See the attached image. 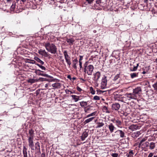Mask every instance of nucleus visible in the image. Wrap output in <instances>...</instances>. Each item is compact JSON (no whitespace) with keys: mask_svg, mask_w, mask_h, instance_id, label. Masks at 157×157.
I'll return each mask as SVG.
<instances>
[{"mask_svg":"<svg viewBox=\"0 0 157 157\" xmlns=\"http://www.w3.org/2000/svg\"><path fill=\"white\" fill-rule=\"evenodd\" d=\"M43 45L48 52L53 54H55L57 53V48L54 44L46 42H44Z\"/></svg>","mask_w":157,"mask_h":157,"instance_id":"nucleus-1","label":"nucleus"},{"mask_svg":"<svg viewBox=\"0 0 157 157\" xmlns=\"http://www.w3.org/2000/svg\"><path fill=\"white\" fill-rule=\"evenodd\" d=\"M94 67L92 65H87L86 63L84 64L83 72L84 74L88 75H91L93 72Z\"/></svg>","mask_w":157,"mask_h":157,"instance_id":"nucleus-2","label":"nucleus"},{"mask_svg":"<svg viewBox=\"0 0 157 157\" xmlns=\"http://www.w3.org/2000/svg\"><path fill=\"white\" fill-rule=\"evenodd\" d=\"M63 53L64 58L66 62L67 63L68 65L70 66L71 64L70 57L68 55L67 52L66 51H64L63 52Z\"/></svg>","mask_w":157,"mask_h":157,"instance_id":"nucleus-3","label":"nucleus"},{"mask_svg":"<svg viewBox=\"0 0 157 157\" xmlns=\"http://www.w3.org/2000/svg\"><path fill=\"white\" fill-rule=\"evenodd\" d=\"M107 80L106 77L105 76L102 79L101 84V88L104 89L106 88Z\"/></svg>","mask_w":157,"mask_h":157,"instance_id":"nucleus-4","label":"nucleus"},{"mask_svg":"<svg viewBox=\"0 0 157 157\" xmlns=\"http://www.w3.org/2000/svg\"><path fill=\"white\" fill-rule=\"evenodd\" d=\"M141 91V88L140 87H137L133 89L132 93L136 97V98H137L138 95L140 94Z\"/></svg>","mask_w":157,"mask_h":157,"instance_id":"nucleus-5","label":"nucleus"},{"mask_svg":"<svg viewBox=\"0 0 157 157\" xmlns=\"http://www.w3.org/2000/svg\"><path fill=\"white\" fill-rule=\"evenodd\" d=\"M125 96L129 100L137 99L136 97L132 93H127L125 94Z\"/></svg>","mask_w":157,"mask_h":157,"instance_id":"nucleus-6","label":"nucleus"},{"mask_svg":"<svg viewBox=\"0 0 157 157\" xmlns=\"http://www.w3.org/2000/svg\"><path fill=\"white\" fill-rule=\"evenodd\" d=\"M101 76L100 72H97L93 75V80L95 81H97L99 78Z\"/></svg>","mask_w":157,"mask_h":157,"instance_id":"nucleus-7","label":"nucleus"},{"mask_svg":"<svg viewBox=\"0 0 157 157\" xmlns=\"http://www.w3.org/2000/svg\"><path fill=\"white\" fill-rule=\"evenodd\" d=\"M28 140L29 147H30L32 150H34V144L33 142V138L29 137Z\"/></svg>","mask_w":157,"mask_h":157,"instance_id":"nucleus-8","label":"nucleus"},{"mask_svg":"<svg viewBox=\"0 0 157 157\" xmlns=\"http://www.w3.org/2000/svg\"><path fill=\"white\" fill-rule=\"evenodd\" d=\"M120 107V105L118 103L113 104L112 105V108L113 110H118Z\"/></svg>","mask_w":157,"mask_h":157,"instance_id":"nucleus-9","label":"nucleus"},{"mask_svg":"<svg viewBox=\"0 0 157 157\" xmlns=\"http://www.w3.org/2000/svg\"><path fill=\"white\" fill-rule=\"evenodd\" d=\"M106 126L108 128L109 131L111 133L113 132L114 129H116V128L113 125V124L111 123Z\"/></svg>","mask_w":157,"mask_h":157,"instance_id":"nucleus-10","label":"nucleus"},{"mask_svg":"<svg viewBox=\"0 0 157 157\" xmlns=\"http://www.w3.org/2000/svg\"><path fill=\"white\" fill-rule=\"evenodd\" d=\"M39 54L44 57H47L48 56V52H46L45 50L40 49L38 51Z\"/></svg>","mask_w":157,"mask_h":157,"instance_id":"nucleus-11","label":"nucleus"},{"mask_svg":"<svg viewBox=\"0 0 157 157\" xmlns=\"http://www.w3.org/2000/svg\"><path fill=\"white\" fill-rule=\"evenodd\" d=\"M43 72V71H41L39 70H36L35 71V73L36 75H41L45 77H48V75L47 74H42L41 73V72Z\"/></svg>","mask_w":157,"mask_h":157,"instance_id":"nucleus-12","label":"nucleus"},{"mask_svg":"<svg viewBox=\"0 0 157 157\" xmlns=\"http://www.w3.org/2000/svg\"><path fill=\"white\" fill-rule=\"evenodd\" d=\"M112 121L113 122L115 123L116 124V125L118 127H119L120 126H121V122L119 120L117 119H113L112 120Z\"/></svg>","mask_w":157,"mask_h":157,"instance_id":"nucleus-13","label":"nucleus"},{"mask_svg":"<svg viewBox=\"0 0 157 157\" xmlns=\"http://www.w3.org/2000/svg\"><path fill=\"white\" fill-rule=\"evenodd\" d=\"M88 135V133L86 132H83L81 136V139L83 141L84 140L85 138L87 137Z\"/></svg>","mask_w":157,"mask_h":157,"instance_id":"nucleus-14","label":"nucleus"},{"mask_svg":"<svg viewBox=\"0 0 157 157\" xmlns=\"http://www.w3.org/2000/svg\"><path fill=\"white\" fill-rule=\"evenodd\" d=\"M71 97H72L73 99L74 100L75 102H77L79 100H80V96H77L76 95H72Z\"/></svg>","mask_w":157,"mask_h":157,"instance_id":"nucleus-15","label":"nucleus"},{"mask_svg":"<svg viewBox=\"0 0 157 157\" xmlns=\"http://www.w3.org/2000/svg\"><path fill=\"white\" fill-rule=\"evenodd\" d=\"M117 132L119 133L120 136L121 138H124L125 137L124 133L122 130H118L117 131L115 132V133Z\"/></svg>","mask_w":157,"mask_h":157,"instance_id":"nucleus-16","label":"nucleus"},{"mask_svg":"<svg viewBox=\"0 0 157 157\" xmlns=\"http://www.w3.org/2000/svg\"><path fill=\"white\" fill-rule=\"evenodd\" d=\"M137 128L138 127L136 125L132 124L129 126V129L133 131L136 130Z\"/></svg>","mask_w":157,"mask_h":157,"instance_id":"nucleus-17","label":"nucleus"},{"mask_svg":"<svg viewBox=\"0 0 157 157\" xmlns=\"http://www.w3.org/2000/svg\"><path fill=\"white\" fill-rule=\"evenodd\" d=\"M27 149L25 146H24L23 152L24 155V157H28L27 153Z\"/></svg>","mask_w":157,"mask_h":157,"instance_id":"nucleus-18","label":"nucleus"},{"mask_svg":"<svg viewBox=\"0 0 157 157\" xmlns=\"http://www.w3.org/2000/svg\"><path fill=\"white\" fill-rule=\"evenodd\" d=\"M149 149L152 150L155 147V144L153 142H151L149 144Z\"/></svg>","mask_w":157,"mask_h":157,"instance_id":"nucleus-19","label":"nucleus"},{"mask_svg":"<svg viewBox=\"0 0 157 157\" xmlns=\"http://www.w3.org/2000/svg\"><path fill=\"white\" fill-rule=\"evenodd\" d=\"M149 143L148 142H146L144 143H142L141 146L142 147L146 148L148 147L149 146Z\"/></svg>","mask_w":157,"mask_h":157,"instance_id":"nucleus-20","label":"nucleus"},{"mask_svg":"<svg viewBox=\"0 0 157 157\" xmlns=\"http://www.w3.org/2000/svg\"><path fill=\"white\" fill-rule=\"evenodd\" d=\"M96 124H97V126L96 128H101L104 126V123L102 122H98Z\"/></svg>","mask_w":157,"mask_h":157,"instance_id":"nucleus-21","label":"nucleus"},{"mask_svg":"<svg viewBox=\"0 0 157 157\" xmlns=\"http://www.w3.org/2000/svg\"><path fill=\"white\" fill-rule=\"evenodd\" d=\"M138 73H133L130 74V75L131 78H134L138 77Z\"/></svg>","mask_w":157,"mask_h":157,"instance_id":"nucleus-22","label":"nucleus"},{"mask_svg":"<svg viewBox=\"0 0 157 157\" xmlns=\"http://www.w3.org/2000/svg\"><path fill=\"white\" fill-rule=\"evenodd\" d=\"M138 66H139V63H137L136 66H134L133 67V68L131 67L130 68V71H136L137 69V67H138Z\"/></svg>","mask_w":157,"mask_h":157,"instance_id":"nucleus-23","label":"nucleus"},{"mask_svg":"<svg viewBox=\"0 0 157 157\" xmlns=\"http://www.w3.org/2000/svg\"><path fill=\"white\" fill-rule=\"evenodd\" d=\"M102 110L103 112H105L107 113H110V112L108 108L105 106H104L103 107Z\"/></svg>","mask_w":157,"mask_h":157,"instance_id":"nucleus-24","label":"nucleus"},{"mask_svg":"<svg viewBox=\"0 0 157 157\" xmlns=\"http://www.w3.org/2000/svg\"><path fill=\"white\" fill-rule=\"evenodd\" d=\"M34 59L37 62L40 63V64L43 65L44 64V62L40 60L39 58L37 57H34Z\"/></svg>","mask_w":157,"mask_h":157,"instance_id":"nucleus-25","label":"nucleus"},{"mask_svg":"<svg viewBox=\"0 0 157 157\" xmlns=\"http://www.w3.org/2000/svg\"><path fill=\"white\" fill-rule=\"evenodd\" d=\"M29 137L33 138V131L32 129H30L29 132Z\"/></svg>","mask_w":157,"mask_h":157,"instance_id":"nucleus-26","label":"nucleus"},{"mask_svg":"<svg viewBox=\"0 0 157 157\" xmlns=\"http://www.w3.org/2000/svg\"><path fill=\"white\" fill-rule=\"evenodd\" d=\"M94 118V117H93L89 118L85 120V121H84V122L86 123H88L92 121L93 120V119Z\"/></svg>","mask_w":157,"mask_h":157,"instance_id":"nucleus-27","label":"nucleus"},{"mask_svg":"<svg viewBox=\"0 0 157 157\" xmlns=\"http://www.w3.org/2000/svg\"><path fill=\"white\" fill-rule=\"evenodd\" d=\"M80 105L82 107H85L87 105V102L85 101H82L80 102Z\"/></svg>","mask_w":157,"mask_h":157,"instance_id":"nucleus-28","label":"nucleus"},{"mask_svg":"<svg viewBox=\"0 0 157 157\" xmlns=\"http://www.w3.org/2000/svg\"><path fill=\"white\" fill-rule=\"evenodd\" d=\"M52 86L54 87L58 88L60 86V84L59 83L56 82L52 84Z\"/></svg>","mask_w":157,"mask_h":157,"instance_id":"nucleus-29","label":"nucleus"},{"mask_svg":"<svg viewBox=\"0 0 157 157\" xmlns=\"http://www.w3.org/2000/svg\"><path fill=\"white\" fill-rule=\"evenodd\" d=\"M16 3L15 2H13V4L10 7V10L11 11H13L15 8Z\"/></svg>","mask_w":157,"mask_h":157,"instance_id":"nucleus-30","label":"nucleus"},{"mask_svg":"<svg viewBox=\"0 0 157 157\" xmlns=\"http://www.w3.org/2000/svg\"><path fill=\"white\" fill-rule=\"evenodd\" d=\"M67 41L68 43H69L70 44H73V42H74V40L72 39H67Z\"/></svg>","mask_w":157,"mask_h":157,"instance_id":"nucleus-31","label":"nucleus"},{"mask_svg":"<svg viewBox=\"0 0 157 157\" xmlns=\"http://www.w3.org/2000/svg\"><path fill=\"white\" fill-rule=\"evenodd\" d=\"M146 140L147 138H143L142 140L140 141V142L139 144V147H140L143 143Z\"/></svg>","mask_w":157,"mask_h":157,"instance_id":"nucleus-32","label":"nucleus"},{"mask_svg":"<svg viewBox=\"0 0 157 157\" xmlns=\"http://www.w3.org/2000/svg\"><path fill=\"white\" fill-rule=\"evenodd\" d=\"M96 113V112H94L90 114L87 115L86 116V118L90 117L91 116H94L95 115Z\"/></svg>","mask_w":157,"mask_h":157,"instance_id":"nucleus-33","label":"nucleus"},{"mask_svg":"<svg viewBox=\"0 0 157 157\" xmlns=\"http://www.w3.org/2000/svg\"><path fill=\"white\" fill-rule=\"evenodd\" d=\"M90 92L92 94H95V91L93 89V88L92 87H90Z\"/></svg>","mask_w":157,"mask_h":157,"instance_id":"nucleus-34","label":"nucleus"},{"mask_svg":"<svg viewBox=\"0 0 157 157\" xmlns=\"http://www.w3.org/2000/svg\"><path fill=\"white\" fill-rule=\"evenodd\" d=\"M35 148L37 149H40V144L38 142H37L35 144Z\"/></svg>","mask_w":157,"mask_h":157,"instance_id":"nucleus-35","label":"nucleus"},{"mask_svg":"<svg viewBox=\"0 0 157 157\" xmlns=\"http://www.w3.org/2000/svg\"><path fill=\"white\" fill-rule=\"evenodd\" d=\"M133 154L132 151H131L129 152L128 153L126 154V156L127 157H129V156H132Z\"/></svg>","mask_w":157,"mask_h":157,"instance_id":"nucleus-36","label":"nucleus"},{"mask_svg":"<svg viewBox=\"0 0 157 157\" xmlns=\"http://www.w3.org/2000/svg\"><path fill=\"white\" fill-rule=\"evenodd\" d=\"M93 99L95 100H99L100 99V98L98 96H95L93 98Z\"/></svg>","mask_w":157,"mask_h":157,"instance_id":"nucleus-37","label":"nucleus"},{"mask_svg":"<svg viewBox=\"0 0 157 157\" xmlns=\"http://www.w3.org/2000/svg\"><path fill=\"white\" fill-rule=\"evenodd\" d=\"M120 77V75L119 74H117V75H116L114 77L113 80L114 81L116 80L117 79Z\"/></svg>","mask_w":157,"mask_h":157,"instance_id":"nucleus-38","label":"nucleus"},{"mask_svg":"<svg viewBox=\"0 0 157 157\" xmlns=\"http://www.w3.org/2000/svg\"><path fill=\"white\" fill-rule=\"evenodd\" d=\"M94 0H86V2L89 4H91L92 3Z\"/></svg>","mask_w":157,"mask_h":157,"instance_id":"nucleus-39","label":"nucleus"},{"mask_svg":"<svg viewBox=\"0 0 157 157\" xmlns=\"http://www.w3.org/2000/svg\"><path fill=\"white\" fill-rule=\"evenodd\" d=\"M153 86L155 90H157V82L153 85Z\"/></svg>","mask_w":157,"mask_h":157,"instance_id":"nucleus-40","label":"nucleus"},{"mask_svg":"<svg viewBox=\"0 0 157 157\" xmlns=\"http://www.w3.org/2000/svg\"><path fill=\"white\" fill-rule=\"evenodd\" d=\"M28 82L31 83H33L35 82V80L33 79H30L29 80Z\"/></svg>","mask_w":157,"mask_h":157,"instance_id":"nucleus-41","label":"nucleus"},{"mask_svg":"<svg viewBox=\"0 0 157 157\" xmlns=\"http://www.w3.org/2000/svg\"><path fill=\"white\" fill-rule=\"evenodd\" d=\"M111 155L113 157H117L118 155L117 153H113Z\"/></svg>","mask_w":157,"mask_h":157,"instance_id":"nucleus-42","label":"nucleus"},{"mask_svg":"<svg viewBox=\"0 0 157 157\" xmlns=\"http://www.w3.org/2000/svg\"><path fill=\"white\" fill-rule=\"evenodd\" d=\"M39 67L40 68L43 70L45 71L46 70V68L45 67H44V66H42V65H41L40 66H39Z\"/></svg>","mask_w":157,"mask_h":157,"instance_id":"nucleus-43","label":"nucleus"},{"mask_svg":"<svg viewBox=\"0 0 157 157\" xmlns=\"http://www.w3.org/2000/svg\"><path fill=\"white\" fill-rule=\"evenodd\" d=\"M154 155L153 153H150L149 154L147 157H152Z\"/></svg>","mask_w":157,"mask_h":157,"instance_id":"nucleus-44","label":"nucleus"},{"mask_svg":"<svg viewBox=\"0 0 157 157\" xmlns=\"http://www.w3.org/2000/svg\"><path fill=\"white\" fill-rule=\"evenodd\" d=\"M77 90L79 92H81L82 90V89L78 86L77 87Z\"/></svg>","mask_w":157,"mask_h":157,"instance_id":"nucleus-45","label":"nucleus"},{"mask_svg":"<svg viewBox=\"0 0 157 157\" xmlns=\"http://www.w3.org/2000/svg\"><path fill=\"white\" fill-rule=\"evenodd\" d=\"M101 3V0H96V3L97 4H100Z\"/></svg>","mask_w":157,"mask_h":157,"instance_id":"nucleus-46","label":"nucleus"},{"mask_svg":"<svg viewBox=\"0 0 157 157\" xmlns=\"http://www.w3.org/2000/svg\"><path fill=\"white\" fill-rule=\"evenodd\" d=\"M82 62H81V61H79V66H80V69L81 68H82Z\"/></svg>","mask_w":157,"mask_h":157,"instance_id":"nucleus-47","label":"nucleus"},{"mask_svg":"<svg viewBox=\"0 0 157 157\" xmlns=\"http://www.w3.org/2000/svg\"><path fill=\"white\" fill-rule=\"evenodd\" d=\"M45 78H39V80H40V81H44V80H45Z\"/></svg>","mask_w":157,"mask_h":157,"instance_id":"nucleus-48","label":"nucleus"},{"mask_svg":"<svg viewBox=\"0 0 157 157\" xmlns=\"http://www.w3.org/2000/svg\"><path fill=\"white\" fill-rule=\"evenodd\" d=\"M41 157H45V155L44 153H42L41 155Z\"/></svg>","mask_w":157,"mask_h":157,"instance_id":"nucleus-49","label":"nucleus"},{"mask_svg":"<svg viewBox=\"0 0 157 157\" xmlns=\"http://www.w3.org/2000/svg\"><path fill=\"white\" fill-rule=\"evenodd\" d=\"M73 67L75 69H76L77 68V66H76V63H74L73 65Z\"/></svg>","mask_w":157,"mask_h":157,"instance_id":"nucleus-50","label":"nucleus"},{"mask_svg":"<svg viewBox=\"0 0 157 157\" xmlns=\"http://www.w3.org/2000/svg\"><path fill=\"white\" fill-rule=\"evenodd\" d=\"M70 91L68 90H65V92L66 93H67V94H69V92Z\"/></svg>","mask_w":157,"mask_h":157,"instance_id":"nucleus-51","label":"nucleus"},{"mask_svg":"<svg viewBox=\"0 0 157 157\" xmlns=\"http://www.w3.org/2000/svg\"><path fill=\"white\" fill-rule=\"evenodd\" d=\"M147 73V71H143L142 72V73L143 74H146V73Z\"/></svg>","mask_w":157,"mask_h":157,"instance_id":"nucleus-52","label":"nucleus"},{"mask_svg":"<svg viewBox=\"0 0 157 157\" xmlns=\"http://www.w3.org/2000/svg\"><path fill=\"white\" fill-rule=\"evenodd\" d=\"M82 56H80V58L79 59V61H81V60L82 59Z\"/></svg>","mask_w":157,"mask_h":157,"instance_id":"nucleus-53","label":"nucleus"},{"mask_svg":"<svg viewBox=\"0 0 157 157\" xmlns=\"http://www.w3.org/2000/svg\"><path fill=\"white\" fill-rule=\"evenodd\" d=\"M67 78H69V79H71V76L70 75H68L67 76Z\"/></svg>","mask_w":157,"mask_h":157,"instance_id":"nucleus-54","label":"nucleus"},{"mask_svg":"<svg viewBox=\"0 0 157 157\" xmlns=\"http://www.w3.org/2000/svg\"><path fill=\"white\" fill-rule=\"evenodd\" d=\"M22 2H26V0H21Z\"/></svg>","mask_w":157,"mask_h":157,"instance_id":"nucleus-55","label":"nucleus"},{"mask_svg":"<svg viewBox=\"0 0 157 157\" xmlns=\"http://www.w3.org/2000/svg\"><path fill=\"white\" fill-rule=\"evenodd\" d=\"M48 86V84H45V87H47Z\"/></svg>","mask_w":157,"mask_h":157,"instance_id":"nucleus-56","label":"nucleus"},{"mask_svg":"<svg viewBox=\"0 0 157 157\" xmlns=\"http://www.w3.org/2000/svg\"><path fill=\"white\" fill-rule=\"evenodd\" d=\"M147 1L148 0H144V2H147Z\"/></svg>","mask_w":157,"mask_h":157,"instance_id":"nucleus-57","label":"nucleus"},{"mask_svg":"<svg viewBox=\"0 0 157 157\" xmlns=\"http://www.w3.org/2000/svg\"><path fill=\"white\" fill-rule=\"evenodd\" d=\"M69 92H70V94H73V92H72V91H70Z\"/></svg>","mask_w":157,"mask_h":157,"instance_id":"nucleus-58","label":"nucleus"},{"mask_svg":"<svg viewBox=\"0 0 157 157\" xmlns=\"http://www.w3.org/2000/svg\"><path fill=\"white\" fill-rule=\"evenodd\" d=\"M36 65H37L39 67V66H40L41 65H40L38 64H36Z\"/></svg>","mask_w":157,"mask_h":157,"instance_id":"nucleus-59","label":"nucleus"},{"mask_svg":"<svg viewBox=\"0 0 157 157\" xmlns=\"http://www.w3.org/2000/svg\"><path fill=\"white\" fill-rule=\"evenodd\" d=\"M75 62H77V61H78V60H77V59H75Z\"/></svg>","mask_w":157,"mask_h":157,"instance_id":"nucleus-60","label":"nucleus"},{"mask_svg":"<svg viewBox=\"0 0 157 157\" xmlns=\"http://www.w3.org/2000/svg\"><path fill=\"white\" fill-rule=\"evenodd\" d=\"M81 79H82V81H85V80L82 78H81Z\"/></svg>","mask_w":157,"mask_h":157,"instance_id":"nucleus-61","label":"nucleus"},{"mask_svg":"<svg viewBox=\"0 0 157 157\" xmlns=\"http://www.w3.org/2000/svg\"><path fill=\"white\" fill-rule=\"evenodd\" d=\"M11 1V0H7V2H10Z\"/></svg>","mask_w":157,"mask_h":157,"instance_id":"nucleus-62","label":"nucleus"},{"mask_svg":"<svg viewBox=\"0 0 157 157\" xmlns=\"http://www.w3.org/2000/svg\"><path fill=\"white\" fill-rule=\"evenodd\" d=\"M153 157H157V156L155 155L153 156Z\"/></svg>","mask_w":157,"mask_h":157,"instance_id":"nucleus-63","label":"nucleus"},{"mask_svg":"<svg viewBox=\"0 0 157 157\" xmlns=\"http://www.w3.org/2000/svg\"><path fill=\"white\" fill-rule=\"evenodd\" d=\"M156 61L157 63V58L156 59Z\"/></svg>","mask_w":157,"mask_h":157,"instance_id":"nucleus-64","label":"nucleus"}]
</instances>
